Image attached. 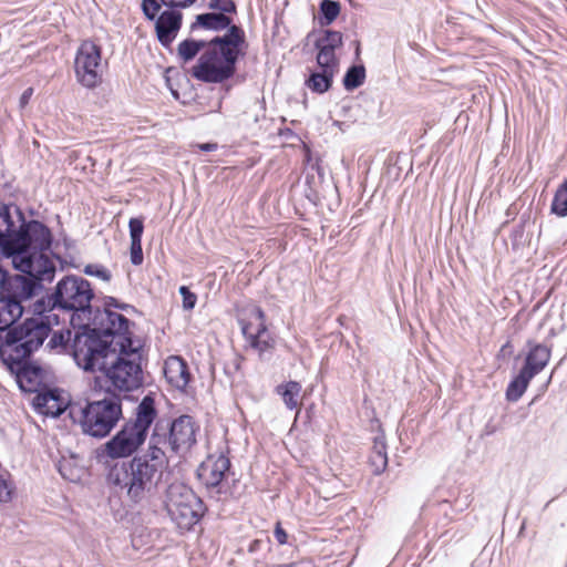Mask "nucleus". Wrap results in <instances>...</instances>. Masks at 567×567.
Masks as SVG:
<instances>
[{"mask_svg":"<svg viewBox=\"0 0 567 567\" xmlns=\"http://www.w3.org/2000/svg\"><path fill=\"white\" fill-rule=\"evenodd\" d=\"M198 425L190 415L155 422L146 453L131 462L115 464L107 474V482L137 503L152 495L168 466L165 450L183 454L196 443Z\"/></svg>","mask_w":567,"mask_h":567,"instance_id":"f257e3e1","label":"nucleus"},{"mask_svg":"<svg viewBox=\"0 0 567 567\" xmlns=\"http://www.w3.org/2000/svg\"><path fill=\"white\" fill-rule=\"evenodd\" d=\"M51 230L39 220H25L16 205L0 206V250L12 258L16 269L31 279L52 281L55 265L47 255L51 248Z\"/></svg>","mask_w":567,"mask_h":567,"instance_id":"f03ea898","label":"nucleus"},{"mask_svg":"<svg viewBox=\"0 0 567 567\" xmlns=\"http://www.w3.org/2000/svg\"><path fill=\"white\" fill-rule=\"evenodd\" d=\"M246 44L244 30L231 25L224 35H217L205 45V50L192 69V75L205 83H223L236 73V64Z\"/></svg>","mask_w":567,"mask_h":567,"instance_id":"7ed1b4c3","label":"nucleus"},{"mask_svg":"<svg viewBox=\"0 0 567 567\" xmlns=\"http://www.w3.org/2000/svg\"><path fill=\"white\" fill-rule=\"evenodd\" d=\"M94 291L91 284L79 276H65L55 286L54 292L37 300V311L58 315L59 323L66 320L75 329L91 323Z\"/></svg>","mask_w":567,"mask_h":567,"instance_id":"20e7f679","label":"nucleus"},{"mask_svg":"<svg viewBox=\"0 0 567 567\" xmlns=\"http://www.w3.org/2000/svg\"><path fill=\"white\" fill-rule=\"evenodd\" d=\"M32 318L10 329L6 336V347L1 350L3 361L11 370L39 349L48 338L52 327L59 326L58 315L38 312L37 301L32 306Z\"/></svg>","mask_w":567,"mask_h":567,"instance_id":"39448f33","label":"nucleus"},{"mask_svg":"<svg viewBox=\"0 0 567 567\" xmlns=\"http://www.w3.org/2000/svg\"><path fill=\"white\" fill-rule=\"evenodd\" d=\"M70 416L83 434L104 439L123 417L122 400L106 392L103 398L86 401L85 404L70 405Z\"/></svg>","mask_w":567,"mask_h":567,"instance_id":"423d86ee","label":"nucleus"},{"mask_svg":"<svg viewBox=\"0 0 567 567\" xmlns=\"http://www.w3.org/2000/svg\"><path fill=\"white\" fill-rule=\"evenodd\" d=\"M157 417L155 401L145 395L121 430L104 444L103 452L110 458H124L133 455L146 441L148 430Z\"/></svg>","mask_w":567,"mask_h":567,"instance_id":"0eeeda50","label":"nucleus"},{"mask_svg":"<svg viewBox=\"0 0 567 567\" xmlns=\"http://www.w3.org/2000/svg\"><path fill=\"white\" fill-rule=\"evenodd\" d=\"M90 323L78 327L72 340V355L76 364L84 371L95 372L105 369V364L114 357V348L107 339H103Z\"/></svg>","mask_w":567,"mask_h":567,"instance_id":"6e6552de","label":"nucleus"},{"mask_svg":"<svg viewBox=\"0 0 567 567\" xmlns=\"http://www.w3.org/2000/svg\"><path fill=\"white\" fill-rule=\"evenodd\" d=\"M142 354L138 346L116 348L114 357L107 361L105 374L111 384L118 391L130 392L142 386Z\"/></svg>","mask_w":567,"mask_h":567,"instance_id":"1a4fd4ad","label":"nucleus"},{"mask_svg":"<svg viewBox=\"0 0 567 567\" xmlns=\"http://www.w3.org/2000/svg\"><path fill=\"white\" fill-rule=\"evenodd\" d=\"M165 507L181 530H189L204 514V503L183 483H172L166 491Z\"/></svg>","mask_w":567,"mask_h":567,"instance_id":"9d476101","label":"nucleus"},{"mask_svg":"<svg viewBox=\"0 0 567 567\" xmlns=\"http://www.w3.org/2000/svg\"><path fill=\"white\" fill-rule=\"evenodd\" d=\"M91 323L95 326L93 330L103 338L107 339L114 348L133 346L131 332L128 330L130 320L115 311L105 308L92 312Z\"/></svg>","mask_w":567,"mask_h":567,"instance_id":"9b49d317","label":"nucleus"},{"mask_svg":"<svg viewBox=\"0 0 567 567\" xmlns=\"http://www.w3.org/2000/svg\"><path fill=\"white\" fill-rule=\"evenodd\" d=\"M75 76L79 83L94 89L102 82L101 48L92 41H83L74 61Z\"/></svg>","mask_w":567,"mask_h":567,"instance_id":"f8f14e48","label":"nucleus"},{"mask_svg":"<svg viewBox=\"0 0 567 567\" xmlns=\"http://www.w3.org/2000/svg\"><path fill=\"white\" fill-rule=\"evenodd\" d=\"M252 316L257 321L255 326L252 322H246L239 320L241 332L250 348L262 354L275 347V339L268 332L265 323V312L261 308L255 307L252 309Z\"/></svg>","mask_w":567,"mask_h":567,"instance_id":"ddd939ff","label":"nucleus"},{"mask_svg":"<svg viewBox=\"0 0 567 567\" xmlns=\"http://www.w3.org/2000/svg\"><path fill=\"white\" fill-rule=\"evenodd\" d=\"M230 468V461L224 453L210 454L197 470L200 482L208 488L217 487Z\"/></svg>","mask_w":567,"mask_h":567,"instance_id":"4468645a","label":"nucleus"},{"mask_svg":"<svg viewBox=\"0 0 567 567\" xmlns=\"http://www.w3.org/2000/svg\"><path fill=\"white\" fill-rule=\"evenodd\" d=\"M41 288V284L31 279L28 275H16L6 278L2 292L8 299L23 305V302L33 298Z\"/></svg>","mask_w":567,"mask_h":567,"instance_id":"2eb2a0df","label":"nucleus"},{"mask_svg":"<svg viewBox=\"0 0 567 567\" xmlns=\"http://www.w3.org/2000/svg\"><path fill=\"white\" fill-rule=\"evenodd\" d=\"M183 14L179 9H169L163 11L153 20L155 21V30L158 41L164 47H169L175 40L181 27Z\"/></svg>","mask_w":567,"mask_h":567,"instance_id":"dca6fc26","label":"nucleus"},{"mask_svg":"<svg viewBox=\"0 0 567 567\" xmlns=\"http://www.w3.org/2000/svg\"><path fill=\"white\" fill-rule=\"evenodd\" d=\"M528 352L522 368L532 377L539 374L548 364L551 357V347L544 343L527 341Z\"/></svg>","mask_w":567,"mask_h":567,"instance_id":"f3484780","label":"nucleus"},{"mask_svg":"<svg viewBox=\"0 0 567 567\" xmlns=\"http://www.w3.org/2000/svg\"><path fill=\"white\" fill-rule=\"evenodd\" d=\"M33 406L39 413L52 417H58L68 408L70 409L68 400L58 390H49L37 394L33 399Z\"/></svg>","mask_w":567,"mask_h":567,"instance_id":"a211bd4d","label":"nucleus"},{"mask_svg":"<svg viewBox=\"0 0 567 567\" xmlns=\"http://www.w3.org/2000/svg\"><path fill=\"white\" fill-rule=\"evenodd\" d=\"M164 375L169 384L183 390L187 386L190 374L187 363L181 357H169L164 363Z\"/></svg>","mask_w":567,"mask_h":567,"instance_id":"6ab92c4d","label":"nucleus"},{"mask_svg":"<svg viewBox=\"0 0 567 567\" xmlns=\"http://www.w3.org/2000/svg\"><path fill=\"white\" fill-rule=\"evenodd\" d=\"M197 0H142V10L146 19L154 20L162 6L169 9H186L195 4Z\"/></svg>","mask_w":567,"mask_h":567,"instance_id":"aec40b11","label":"nucleus"},{"mask_svg":"<svg viewBox=\"0 0 567 567\" xmlns=\"http://www.w3.org/2000/svg\"><path fill=\"white\" fill-rule=\"evenodd\" d=\"M24 305L2 296L0 298V331L10 328L23 313Z\"/></svg>","mask_w":567,"mask_h":567,"instance_id":"412c9836","label":"nucleus"},{"mask_svg":"<svg viewBox=\"0 0 567 567\" xmlns=\"http://www.w3.org/2000/svg\"><path fill=\"white\" fill-rule=\"evenodd\" d=\"M302 386L297 381H288L276 386V393L281 396L288 410L300 411L301 402L300 394Z\"/></svg>","mask_w":567,"mask_h":567,"instance_id":"4be33fe9","label":"nucleus"},{"mask_svg":"<svg viewBox=\"0 0 567 567\" xmlns=\"http://www.w3.org/2000/svg\"><path fill=\"white\" fill-rule=\"evenodd\" d=\"M197 25L207 30L221 31L227 29L228 31L233 24L231 19L226 14L210 12L198 14L196 17V22L192 25V29H195Z\"/></svg>","mask_w":567,"mask_h":567,"instance_id":"5701e85b","label":"nucleus"},{"mask_svg":"<svg viewBox=\"0 0 567 567\" xmlns=\"http://www.w3.org/2000/svg\"><path fill=\"white\" fill-rule=\"evenodd\" d=\"M336 72L320 69L318 72H313L307 80V86L317 93L327 92L332 83V79Z\"/></svg>","mask_w":567,"mask_h":567,"instance_id":"b1692460","label":"nucleus"},{"mask_svg":"<svg viewBox=\"0 0 567 567\" xmlns=\"http://www.w3.org/2000/svg\"><path fill=\"white\" fill-rule=\"evenodd\" d=\"M534 377L520 369L518 375L509 383L506 396L509 401H517L526 391Z\"/></svg>","mask_w":567,"mask_h":567,"instance_id":"393cba45","label":"nucleus"},{"mask_svg":"<svg viewBox=\"0 0 567 567\" xmlns=\"http://www.w3.org/2000/svg\"><path fill=\"white\" fill-rule=\"evenodd\" d=\"M207 42L186 39L177 47V54L184 62L192 61L202 50H205Z\"/></svg>","mask_w":567,"mask_h":567,"instance_id":"a878e982","label":"nucleus"},{"mask_svg":"<svg viewBox=\"0 0 567 567\" xmlns=\"http://www.w3.org/2000/svg\"><path fill=\"white\" fill-rule=\"evenodd\" d=\"M370 465L375 475L381 474L388 465L385 443L382 440H377L374 443L373 452L370 455Z\"/></svg>","mask_w":567,"mask_h":567,"instance_id":"bb28decb","label":"nucleus"},{"mask_svg":"<svg viewBox=\"0 0 567 567\" xmlns=\"http://www.w3.org/2000/svg\"><path fill=\"white\" fill-rule=\"evenodd\" d=\"M365 79V69L363 65H352L343 78L346 90L352 91L363 84Z\"/></svg>","mask_w":567,"mask_h":567,"instance_id":"cd10ccee","label":"nucleus"},{"mask_svg":"<svg viewBox=\"0 0 567 567\" xmlns=\"http://www.w3.org/2000/svg\"><path fill=\"white\" fill-rule=\"evenodd\" d=\"M551 212L557 216H567V179L558 187L551 203Z\"/></svg>","mask_w":567,"mask_h":567,"instance_id":"c85d7f7f","label":"nucleus"},{"mask_svg":"<svg viewBox=\"0 0 567 567\" xmlns=\"http://www.w3.org/2000/svg\"><path fill=\"white\" fill-rule=\"evenodd\" d=\"M319 52L317 54V63L320 69L337 72L338 61L336 59L334 50L323 47H317Z\"/></svg>","mask_w":567,"mask_h":567,"instance_id":"c756f323","label":"nucleus"},{"mask_svg":"<svg viewBox=\"0 0 567 567\" xmlns=\"http://www.w3.org/2000/svg\"><path fill=\"white\" fill-rule=\"evenodd\" d=\"M320 11L324 20V24L332 23L340 13V4L337 1L323 0L320 4Z\"/></svg>","mask_w":567,"mask_h":567,"instance_id":"7c9ffc66","label":"nucleus"},{"mask_svg":"<svg viewBox=\"0 0 567 567\" xmlns=\"http://www.w3.org/2000/svg\"><path fill=\"white\" fill-rule=\"evenodd\" d=\"M342 44V34L339 31L328 30L324 35L317 40L316 47H323L336 50Z\"/></svg>","mask_w":567,"mask_h":567,"instance_id":"2f4dec72","label":"nucleus"},{"mask_svg":"<svg viewBox=\"0 0 567 567\" xmlns=\"http://www.w3.org/2000/svg\"><path fill=\"white\" fill-rule=\"evenodd\" d=\"M84 274L91 277H96L105 282H109L112 279L111 271L103 265L99 264L86 265L84 268Z\"/></svg>","mask_w":567,"mask_h":567,"instance_id":"473e14b6","label":"nucleus"},{"mask_svg":"<svg viewBox=\"0 0 567 567\" xmlns=\"http://www.w3.org/2000/svg\"><path fill=\"white\" fill-rule=\"evenodd\" d=\"M130 238L131 240L142 241V235L144 231V223L141 217H133L128 221Z\"/></svg>","mask_w":567,"mask_h":567,"instance_id":"72a5a7b5","label":"nucleus"},{"mask_svg":"<svg viewBox=\"0 0 567 567\" xmlns=\"http://www.w3.org/2000/svg\"><path fill=\"white\" fill-rule=\"evenodd\" d=\"M208 7L218 10V13H234L236 12V4L233 0H209Z\"/></svg>","mask_w":567,"mask_h":567,"instance_id":"f704fd0d","label":"nucleus"},{"mask_svg":"<svg viewBox=\"0 0 567 567\" xmlns=\"http://www.w3.org/2000/svg\"><path fill=\"white\" fill-rule=\"evenodd\" d=\"M179 293L183 298V308L185 310L194 309L197 301V296L194 292H192L186 286L179 287Z\"/></svg>","mask_w":567,"mask_h":567,"instance_id":"c9c22d12","label":"nucleus"},{"mask_svg":"<svg viewBox=\"0 0 567 567\" xmlns=\"http://www.w3.org/2000/svg\"><path fill=\"white\" fill-rule=\"evenodd\" d=\"M131 262L140 266L143 262L142 241L131 240Z\"/></svg>","mask_w":567,"mask_h":567,"instance_id":"e433bc0d","label":"nucleus"},{"mask_svg":"<svg viewBox=\"0 0 567 567\" xmlns=\"http://www.w3.org/2000/svg\"><path fill=\"white\" fill-rule=\"evenodd\" d=\"M12 498V485L10 482L0 477V502L7 503Z\"/></svg>","mask_w":567,"mask_h":567,"instance_id":"4c0bfd02","label":"nucleus"},{"mask_svg":"<svg viewBox=\"0 0 567 567\" xmlns=\"http://www.w3.org/2000/svg\"><path fill=\"white\" fill-rule=\"evenodd\" d=\"M71 331L68 330L64 332H54L52 338L49 341V346L51 348H55L58 346H64L68 341H70Z\"/></svg>","mask_w":567,"mask_h":567,"instance_id":"58836bf2","label":"nucleus"},{"mask_svg":"<svg viewBox=\"0 0 567 567\" xmlns=\"http://www.w3.org/2000/svg\"><path fill=\"white\" fill-rule=\"evenodd\" d=\"M274 536L280 545H284L287 543L288 536H287L286 530L281 527L280 523L276 524V527L274 530Z\"/></svg>","mask_w":567,"mask_h":567,"instance_id":"ea45409f","label":"nucleus"},{"mask_svg":"<svg viewBox=\"0 0 567 567\" xmlns=\"http://www.w3.org/2000/svg\"><path fill=\"white\" fill-rule=\"evenodd\" d=\"M32 94H33V89L32 87L27 89L22 93V95L20 96V106L21 107H24L29 103Z\"/></svg>","mask_w":567,"mask_h":567,"instance_id":"a19ab883","label":"nucleus"},{"mask_svg":"<svg viewBox=\"0 0 567 567\" xmlns=\"http://www.w3.org/2000/svg\"><path fill=\"white\" fill-rule=\"evenodd\" d=\"M198 147L204 151V152H212V151H215L217 148V144L215 143H204V144H199Z\"/></svg>","mask_w":567,"mask_h":567,"instance_id":"79ce46f5","label":"nucleus"},{"mask_svg":"<svg viewBox=\"0 0 567 567\" xmlns=\"http://www.w3.org/2000/svg\"><path fill=\"white\" fill-rule=\"evenodd\" d=\"M280 567H312L310 564L308 563H293V564H289V565H281Z\"/></svg>","mask_w":567,"mask_h":567,"instance_id":"37998d69","label":"nucleus"},{"mask_svg":"<svg viewBox=\"0 0 567 567\" xmlns=\"http://www.w3.org/2000/svg\"><path fill=\"white\" fill-rule=\"evenodd\" d=\"M106 305H107V306L114 305L115 307H117V308H122V309H124V308H126V307H127V306H118V305L116 303V300H115L114 298H110V301H109Z\"/></svg>","mask_w":567,"mask_h":567,"instance_id":"c03bdc74","label":"nucleus"}]
</instances>
